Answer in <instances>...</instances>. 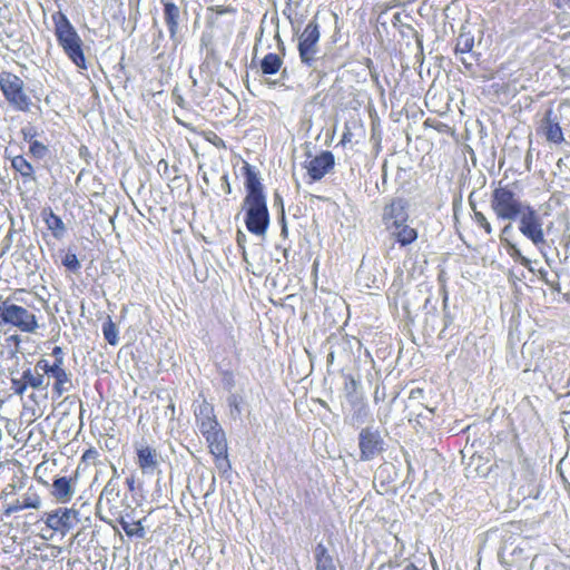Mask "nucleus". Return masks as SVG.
Masks as SVG:
<instances>
[{
    "label": "nucleus",
    "mask_w": 570,
    "mask_h": 570,
    "mask_svg": "<svg viewBox=\"0 0 570 570\" xmlns=\"http://www.w3.org/2000/svg\"><path fill=\"white\" fill-rule=\"evenodd\" d=\"M137 463L145 474H153L158 466L156 450L149 446L137 449Z\"/></svg>",
    "instance_id": "412c9836"
},
{
    "label": "nucleus",
    "mask_w": 570,
    "mask_h": 570,
    "mask_svg": "<svg viewBox=\"0 0 570 570\" xmlns=\"http://www.w3.org/2000/svg\"><path fill=\"white\" fill-rule=\"evenodd\" d=\"M62 265L73 273L78 272L81 267L76 254L70 252H68L62 258Z\"/></svg>",
    "instance_id": "f704fd0d"
},
{
    "label": "nucleus",
    "mask_w": 570,
    "mask_h": 570,
    "mask_svg": "<svg viewBox=\"0 0 570 570\" xmlns=\"http://www.w3.org/2000/svg\"><path fill=\"white\" fill-rule=\"evenodd\" d=\"M223 383L227 390H232L235 385L234 375L229 371L223 372Z\"/></svg>",
    "instance_id": "a18cd8bd"
},
{
    "label": "nucleus",
    "mask_w": 570,
    "mask_h": 570,
    "mask_svg": "<svg viewBox=\"0 0 570 570\" xmlns=\"http://www.w3.org/2000/svg\"><path fill=\"white\" fill-rule=\"evenodd\" d=\"M473 219L474 222L484 229V232L488 234V235H491L493 229H492V226L491 224L488 222L487 217L481 213V212H476L474 210V214H473Z\"/></svg>",
    "instance_id": "4c0bfd02"
},
{
    "label": "nucleus",
    "mask_w": 570,
    "mask_h": 570,
    "mask_svg": "<svg viewBox=\"0 0 570 570\" xmlns=\"http://www.w3.org/2000/svg\"><path fill=\"white\" fill-rule=\"evenodd\" d=\"M102 334L110 345L115 346L119 343L118 328L110 317L102 324Z\"/></svg>",
    "instance_id": "2f4dec72"
},
{
    "label": "nucleus",
    "mask_w": 570,
    "mask_h": 570,
    "mask_svg": "<svg viewBox=\"0 0 570 570\" xmlns=\"http://www.w3.org/2000/svg\"><path fill=\"white\" fill-rule=\"evenodd\" d=\"M283 14L289 20L292 29L298 31L301 22L293 17V7H285Z\"/></svg>",
    "instance_id": "79ce46f5"
},
{
    "label": "nucleus",
    "mask_w": 570,
    "mask_h": 570,
    "mask_svg": "<svg viewBox=\"0 0 570 570\" xmlns=\"http://www.w3.org/2000/svg\"><path fill=\"white\" fill-rule=\"evenodd\" d=\"M55 36L58 45L66 56L80 69H87L86 58L82 50V40L68 17L58 11L52 14Z\"/></svg>",
    "instance_id": "f03ea898"
},
{
    "label": "nucleus",
    "mask_w": 570,
    "mask_h": 570,
    "mask_svg": "<svg viewBox=\"0 0 570 570\" xmlns=\"http://www.w3.org/2000/svg\"><path fill=\"white\" fill-rule=\"evenodd\" d=\"M474 46V37L469 32H461L456 39L455 53H469Z\"/></svg>",
    "instance_id": "7c9ffc66"
},
{
    "label": "nucleus",
    "mask_w": 570,
    "mask_h": 570,
    "mask_svg": "<svg viewBox=\"0 0 570 570\" xmlns=\"http://www.w3.org/2000/svg\"><path fill=\"white\" fill-rule=\"evenodd\" d=\"M512 222H509L502 229H501V233H500V240L508 245V243H511L509 239H508V236L513 232V226L511 224Z\"/></svg>",
    "instance_id": "c03bdc74"
},
{
    "label": "nucleus",
    "mask_w": 570,
    "mask_h": 570,
    "mask_svg": "<svg viewBox=\"0 0 570 570\" xmlns=\"http://www.w3.org/2000/svg\"><path fill=\"white\" fill-rule=\"evenodd\" d=\"M320 24L316 18L312 19L298 36L297 50L301 62L311 68L318 77L327 73V62L331 60L325 55H321L320 49Z\"/></svg>",
    "instance_id": "f257e3e1"
},
{
    "label": "nucleus",
    "mask_w": 570,
    "mask_h": 570,
    "mask_svg": "<svg viewBox=\"0 0 570 570\" xmlns=\"http://www.w3.org/2000/svg\"><path fill=\"white\" fill-rule=\"evenodd\" d=\"M541 129L548 141L553 144H560L563 141V132L559 125L558 117L553 114L551 108L544 114L541 121Z\"/></svg>",
    "instance_id": "aec40b11"
},
{
    "label": "nucleus",
    "mask_w": 570,
    "mask_h": 570,
    "mask_svg": "<svg viewBox=\"0 0 570 570\" xmlns=\"http://www.w3.org/2000/svg\"><path fill=\"white\" fill-rule=\"evenodd\" d=\"M333 360H334V353H333V352H331V353H328V355H327V363H333Z\"/></svg>",
    "instance_id": "338daca9"
},
{
    "label": "nucleus",
    "mask_w": 570,
    "mask_h": 570,
    "mask_svg": "<svg viewBox=\"0 0 570 570\" xmlns=\"http://www.w3.org/2000/svg\"><path fill=\"white\" fill-rule=\"evenodd\" d=\"M51 494L61 503H67L75 494L71 480L67 476H58L53 480Z\"/></svg>",
    "instance_id": "5701e85b"
},
{
    "label": "nucleus",
    "mask_w": 570,
    "mask_h": 570,
    "mask_svg": "<svg viewBox=\"0 0 570 570\" xmlns=\"http://www.w3.org/2000/svg\"><path fill=\"white\" fill-rule=\"evenodd\" d=\"M0 323L12 325L26 333H33L38 328L35 314L7 301L0 304Z\"/></svg>",
    "instance_id": "39448f33"
},
{
    "label": "nucleus",
    "mask_w": 570,
    "mask_h": 570,
    "mask_svg": "<svg viewBox=\"0 0 570 570\" xmlns=\"http://www.w3.org/2000/svg\"><path fill=\"white\" fill-rule=\"evenodd\" d=\"M236 240H237V245L243 250L244 259H246V250H245L246 235L242 230H238L237 232V236H236Z\"/></svg>",
    "instance_id": "09e8293b"
},
{
    "label": "nucleus",
    "mask_w": 570,
    "mask_h": 570,
    "mask_svg": "<svg viewBox=\"0 0 570 570\" xmlns=\"http://www.w3.org/2000/svg\"><path fill=\"white\" fill-rule=\"evenodd\" d=\"M203 436L206 439L212 454L215 456H224L226 454L227 443L225 432L222 428L208 432Z\"/></svg>",
    "instance_id": "b1692460"
},
{
    "label": "nucleus",
    "mask_w": 570,
    "mask_h": 570,
    "mask_svg": "<svg viewBox=\"0 0 570 570\" xmlns=\"http://www.w3.org/2000/svg\"><path fill=\"white\" fill-rule=\"evenodd\" d=\"M344 422L352 428H360L370 417V407L364 395H351L344 406Z\"/></svg>",
    "instance_id": "9b49d317"
},
{
    "label": "nucleus",
    "mask_w": 570,
    "mask_h": 570,
    "mask_svg": "<svg viewBox=\"0 0 570 570\" xmlns=\"http://www.w3.org/2000/svg\"><path fill=\"white\" fill-rule=\"evenodd\" d=\"M126 483H127L128 489L130 491L135 490V479L132 476L131 478H127Z\"/></svg>",
    "instance_id": "bf43d9fd"
},
{
    "label": "nucleus",
    "mask_w": 570,
    "mask_h": 570,
    "mask_svg": "<svg viewBox=\"0 0 570 570\" xmlns=\"http://www.w3.org/2000/svg\"><path fill=\"white\" fill-rule=\"evenodd\" d=\"M389 230L401 246H407L417 238L416 229L410 227L406 223L401 224L400 227H393Z\"/></svg>",
    "instance_id": "a878e982"
},
{
    "label": "nucleus",
    "mask_w": 570,
    "mask_h": 570,
    "mask_svg": "<svg viewBox=\"0 0 570 570\" xmlns=\"http://www.w3.org/2000/svg\"><path fill=\"white\" fill-rule=\"evenodd\" d=\"M195 416L203 435L220 428L214 414L213 405L205 400L195 409Z\"/></svg>",
    "instance_id": "a211bd4d"
},
{
    "label": "nucleus",
    "mask_w": 570,
    "mask_h": 570,
    "mask_svg": "<svg viewBox=\"0 0 570 570\" xmlns=\"http://www.w3.org/2000/svg\"><path fill=\"white\" fill-rule=\"evenodd\" d=\"M539 275H540V278L546 283V284H550V282L548 281V272L546 269H539Z\"/></svg>",
    "instance_id": "4d7b16f0"
},
{
    "label": "nucleus",
    "mask_w": 570,
    "mask_h": 570,
    "mask_svg": "<svg viewBox=\"0 0 570 570\" xmlns=\"http://www.w3.org/2000/svg\"><path fill=\"white\" fill-rule=\"evenodd\" d=\"M514 185L507 184L502 186L500 183L492 191L490 206L500 220L515 222L523 210L531 205L522 200L521 196L514 190Z\"/></svg>",
    "instance_id": "7ed1b4c3"
},
{
    "label": "nucleus",
    "mask_w": 570,
    "mask_h": 570,
    "mask_svg": "<svg viewBox=\"0 0 570 570\" xmlns=\"http://www.w3.org/2000/svg\"><path fill=\"white\" fill-rule=\"evenodd\" d=\"M283 65L282 58L277 53H267L261 61V69L264 75H275Z\"/></svg>",
    "instance_id": "c85d7f7f"
},
{
    "label": "nucleus",
    "mask_w": 570,
    "mask_h": 570,
    "mask_svg": "<svg viewBox=\"0 0 570 570\" xmlns=\"http://www.w3.org/2000/svg\"><path fill=\"white\" fill-rule=\"evenodd\" d=\"M41 500L38 494H27L23 497L22 508L23 509H39Z\"/></svg>",
    "instance_id": "58836bf2"
},
{
    "label": "nucleus",
    "mask_w": 570,
    "mask_h": 570,
    "mask_svg": "<svg viewBox=\"0 0 570 570\" xmlns=\"http://www.w3.org/2000/svg\"><path fill=\"white\" fill-rule=\"evenodd\" d=\"M507 246V249H508V254L510 255L511 258H513L514 261L519 262L523 267L531 269V261L523 256L521 250L518 248V246L513 243H508Z\"/></svg>",
    "instance_id": "473e14b6"
},
{
    "label": "nucleus",
    "mask_w": 570,
    "mask_h": 570,
    "mask_svg": "<svg viewBox=\"0 0 570 570\" xmlns=\"http://www.w3.org/2000/svg\"><path fill=\"white\" fill-rule=\"evenodd\" d=\"M45 522L49 529L65 535L77 524L78 511L75 509L58 508L52 512L46 513Z\"/></svg>",
    "instance_id": "f8f14e48"
},
{
    "label": "nucleus",
    "mask_w": 570,
    "mask_h": 570,
    "mask_svg": "<svg viewBox=\"0 0 570 570\" xmlns=\"http://www.w3.org/2000/svg\"><path fill=\"white\" fill-rule=\"evenodd\" d=\"M403 570H420L414 563H409Z\"/></svg>",
    "instance_id": "680f3d73"
},
{
    "label": "nucleus",
    "mask_w": 570,
    "mask_h": 570,
    "mask_svg": "<svg viewBox=\"0 0 570 570\" xmlns=\"http://www.w3.org/2000/svg\"><path fill=\"white\" fill-rule=\"evenodd\" d=\"M521 479L524 481V484L520 487L522 497L524 499H538L541 493L540 484L537 481V475L532 464L527 459L522 461Z\"/></svg>",
    "instance_id": "f3484780"
},
{
    "label": "nucleus",
    "mask_w": 570,
    "mask_h": 570,
    "mask_svg": "<svg viewBox=\"0 0 570 570\" xmlns=\"http://www.w3.org/2000/svg\"><path fill=\"white\" fill-rule=\"evenodd\" d=\"M244 175H245V188H246V196L244 199H262L266 198L263 189V185L261 183V178L258 176V173L255 170V168L249 165L245 164L243 167Z\"/></svg>",
    "instance_id": "6ab92c4d"
},
{
    "label": "nucleus",
    "mask_w": 570,
    "mask_h": 570,
    "mask_svg": "<svg viewBox=\"0 0 570 570\" xmlns=\"http://www.w3.org/2000/svg\"><path fill=\"white\" fill-rule=\"evenodd\" d=\"M315 570H337L338 560L323 544L318 543L314 549Z\"/></svg>",
    "instance_id": "4be33fe9"
},
{
    "label": "nucleus",
    "mask_w": 570,
    "mask_h": 570,
    "mask_svg": "<svg viewBox=\"0 0 570 570\" xmlns=\"http://www.w3.org/2000/svg\"><path fill=\"white\" fill-rule=\"evenodd\" d=\"M461 62L465 66V67H471L473 65L472 61H469L466 58L462 57L461 58Z\"/></svg>",
    "instance_id": "0e129e2a"
},
{
    "label": "nucleus",
    "mask_w": 570,
    "mask_h": 570,
    "mask_svg": "<svg viewBox=\"0 0 570 570\" xmlns=\"http://www.w3.org/2000/svg\"><path fill=\"white\" fill-rule=\"evenodd\" d=\"M11 390L13 391L14 394L17 395H23V393L26 392L27 390V385L23 381L22 377L20 379H11Z\"/></svg>",
    "instance_id": "a19ab883"
},
{
    "label": "nucleus",
    "mask_w": 570,
    "mask_h": 570,
    "mask_svg": "<svg viewBox=\"0 0 570 570\" xmlns=\"http://www.w3.org/2000/svg\"><path fill=\"white\" fill-rule=\"evenodd\" d=\"M382 219L386 229L400 227L401 224L406 223L409 219L406 202L402 198L393 199L384 207Z\"/></svg>",
    "instance_id": "4468645a"
},
{
    "label": "nucleus",
    "mask_w": 570,
    "mask_h": 570,
    "mask_svg": "<svg viewBox=\"0 0 570 570\" xmlns=\"http://www.w3.org/2000/svg\"><path fill=\"white\" fill-rule=\"evenodd\" d=\"M151 45L154 52H158V56H161L163 51H160V41L154 40Z\"/></svg>",
    "instance_id": "13d9d810"
},
{
    "label": "nucleus",
    "mask_w": 570,
    "mask_h": 570,
    "mask_svg": "<svg viewBox=\"0 0 570 570\" xmlns=\"http://www.w3.org/2000/svg\"><path fill=\"white\" fill-rule=\"evenodd\" d=\"M99 456V452L94 449V448H90L88 449L87 451H85V453L82 454V461L83 462H87V463H95V461L98 459Z\"/></svg>",
    "instance_id": "37998d69"
},
{
    "label": "nucleus",
    "mask_w": 570,
    "mask_h": 570,
    "mask_svg": "<svg viewBox=\"0 0 570 570\" xmlns=\"http://www.w3.org/2000/svg\"><path fill=\"white\" fill-rule=\"evenodd\" d=\"M240 403H242V397L239 395L235 394V393H232L227 397V404H228V407H229V415L234 420L239 419L240 415H242Z\"/></svg>",
    "instance_id": "72a5a7b5"
},
{
    "label": "nucleus",
    "mask_w": 570,
    "mask_h": 570,
    "mask_svg": "<svg viewBox=\"0 0 570 570\" xmlns=\"http://www.w3.org/2000/svg\"><path fill=\"white\" fill-rule=\"evenodd\" d=\"M156 41H163L164 40V32L163 30H158L157 32V39H155Z\"/></svg>",
    "instance_id": "69168bd1"
},
{
    "label": "nucleus",
    "mask_w": 570,
    "mask_h": 570,
    "mask_svg": "<svg viewBox=\"0 0 570 570\" xmlns=\"http://www.w3.org/2000/svg\"><path fill=\"white\" fill-rule=\"evenodd\" d=\"M569 3V0H554V4L559 8V9H563L567 4Z\"/></svg>",
    "instance_id": "052dcab7"
},
{
    "label": "nucleus",
    "mask_w": 570,
    "mask_h": 570,
    "mask_svg": "<svg viewBox=\"0 0 570 570\" xmlns=\"http://www.w3.org/2000/svg\"><path fill=\"white\" fill-rule=\"evenodd\" d=\"M220 181H222V188H223V190H224L226 194H230V193H232V187H230V184H229V180H228V174H224V175L220 177Z\"/></svg>",
    "instance_id": "8fccbe9b"
},
{
    "label": "nucleus",
    "mask_w": 570,
    "mask_h": 570,
    "mask_svg": "<svg viewBox=\"0 0 570 570\" xmlns=\"http://www.w3.org/2000/svg\"><path fill=\"white\" fill-rule=\"evenodd\" d=\"M65 367V357L55 358L53 363H49V367Z\"/></svg>",
    "instance_id": "6e6d98bb"
},
{
    "label": "nucleus",
    "mask_w": 570,
    "mask_h": 570,
    "mask_svg": "<svg viewBox=\"0 0 570 570\" xmlns=\"http://www.w3.org/2000/svg\"><path fill=\"white\" fill-rule=\"evenodd\" d=\"M243 208L246 210L245 225L249 233L265 235L269 225V213L266 198L244 199Z\"/></svg>",
    "instance_id": "423d86ee"
},
{
    "label": "nucleus",
    "mask_w": 570,
    "mask_h": 570,
    "mask_svg": "<svg viewBox=\"0 0 570 570\" xmlns=\"http://www.w3.org/2000/svg\"><path fill=\"white\" fill-rule=\"evenodd\" d=\"M274 205L281 207V217H282V224H283L282 225V229H281V234L283 236H287V226L285 224V213H284L283 198H282V196L278 193L274 194Z\"/></svg>",
    "instance_id": "ea45409f"
},
{
    "label": "nucleus",
    "mask_w": 570,
    "mask_h": 570,
    "mask_svg": "<svg viewBox=\"0 0 570 570\" xmlns=\"http://www.w3.org/2000/svg\"><path fill=\"white\" fill-rule=\"evenodd\" d=\"M175 101L178 106L183 107L184 106V98L178 95L176 98H175Z\"/></svg>",
    "instance_id": "e2e57ef3"
},
{
    "label": "nucleus",
    "mask_w": 570,
    "mask_h": 570,
    "mask_svg": "<svg viewBox=\"0 0 570 570\" xmlns=\"http://www.w3.org/2000/svg\"><path fill=\"white\" fill-rule=\"evenodd\" d=\"M384 399H385V389L383 387L381 390L380 386H376L375 392H374V402L379 403L380 401H384Z\"/></svg>",
    "instance_id": "3c124183"
},
{
    "label": "nucleus",
    "mask_w": 570,
    "mask_h": 570,
    "mask_svg": "<svg viewBox=\"0 0 570 570\" xmlns=\"http://www.w3.org/2000/svg\"><path fill=\"white\" fill-rule=\"evenodd\" d=\"M335 165V158L332 151L324 150L320 155L311 159L305 168L312 181L321 180L328 174Z\"/></svg>",
    "instance_id": "2eb2a0df"
},
{
    "label": "nucleus",
    "mask_w": 570,
    "mask_h": 570,
    "mask_svg": "<svg viewBox=\"0 0 570 570\" xmlns=\"http://www.w3.org/2000/svg\"><path fill=\"white\" fill-rule=\"evenodd\" d=\"M51 354H52V356L55 358L65 357V353H63V351H62V348L60 346H55L52 348V353Z\"/></svg>",
    "instance_id": "5fc2aeb1"
},
{
    "label": "nucleus",
    "mask_w": 570,
    "mask_h": 570,
    "mask_svg": "<svg viewBox=\"0 0 570 570\" xmlns=\"http://www.w3.org/2000/svg\"><path fill=\"white\" fill-rule=\"evenodd\" d=\"M22 509H23V508H22V503H21V504H19V503L17 502V503L11 504V505H9V507L7 508V510H6V514H7V515H9V514L14 513V512H18V511H20V510H22Z\"/></svg>",
    "instance_id": "864d4df0"
},
{
    "label": "nucleus",
    "mask_w": 570,
    "mask_h": 570,
    "mask_svg": "<svg viewBox=\"0 0 570 570\" xmlns=\"http://www.w3.org/2000/svg\"><path fill=\"white\" fill-rule=\"evenodd\" d=\"M115 519L120 523L122 530L125 531V533L128 537H137L140 539L145 538L146 531H145L144 527L141 525L140 521L129 523L128 521L125 520V518L122 517L121 513H120V517L115 518Z\"/></svg>",
    "instance_id": "c756f323"
},
{
    "label": "nucleus",
    "mask_w": 570,
    "mask_h": 570,
    "mask_svg": "<svg viewBox=\"0 0 570 570\" xmlns=\"http://www.w3.org/2000/svg\"><path fill=\"white\" fill-rule=\"evenodd\" d=\"M11 167L21 175L24 181L36 180L33 167L23 156L13 157Z\"/></svg>",
    "instance_id": "cd10ccee"
},
{
    "label": "nucleus",
    "mask_w": 570,
    "mask_h": 570,
    "mask_svg": "<svg viewBox=\"0 0 570 570\" xmlns=\"http://www.w3.org/2000/svg\"><path fill=\"white\" fill-rule=\"evenodd\" d=\"M215 458L217 460V468L220 471L226 472L227 470L230 469V463L227 459V453L224 456H215Z\"/></svg>",
    "instance_id": "49530a36"
},
{
    "label": "nucleus",
    "mask_w": 570,
    "mask_h": 570,
    "mask_svg": "<svg viewBox=\"0 0 570 570\" xmlns=\"http://www.w3.org/2000/svg\"><path fill=\"white\" fill-rule=\"evenodd\" d=\"M21 377L23 379L27 387L30 386L35 390H47L49 386V381L45 380V374L41 368L37 367V364L33 368H26L22 372Z\"/></svg>",
    "instance_id": "393cba45"
},
{
    "label": "nucleus",
    "mask_w": 570,
    "mask_h": 570,
    "mask_svg": "<svg viewBox=\"0 0 570 570\" xmlns=\"http://www.w3.org/2000/svg\"><path fill=\"white\" fill-rule=\"evenodd\" d=\"M386 272L379 258H363L356 272V283L364 289H381L385 284Z\"/></svg>",
    "instance_id": "6e6552de"
},
{
    "label": "nucleus",
    "mask_w": 570,
    "mask_h": 570,
    "mask_svg": "<svg viewBox=\"0 0 570 570\" xmlns=\"http://www.w3.org/2000/svg\"><path fill=\"white\" fill-rule=\"evenodd\" d=\"M423 393H424L423 389H420V387L413 389L410 392L409 399L410 400H420L421 397H423Z\"/></svg>",
    "instance_id": "603ef678"
},
{
    "label": "nucleus",
    "mask_w": 570,
    "mask_h": 570,
    "mask_svg": "<svg viewBox=\"0 0 570 570\" xmlns=\"http://www.w3.org/2000/svg\"><path fill=\"white\" fill-rule=\"evenodd\" d=\"M203 180H204V183H205L206 185H209V179H208V177H207V174H206V173L203 175Z\"/></svg>",
    "instance_id": "774afa93"
},
{
    "label": "nucleus",
    "mask_w": 570,
    "mask_h": 570,
    "mask_svg": "<svg viewBox=\"0 0 570 570\" xmlns=\"http://www.w3.org/2000/svg\"><path fill=\"white\" fill-rule=\"evenodd\" d=\"M360 460L371 461L384 450L381 433L371 426L364 428L358 434Z\"/></svg>",
    "instance_id": "9d476101"
},
{
    "label": "nucleus",
    "mask_w": 570,
    "mask_h": 570,
    "mask_svg": "<svg viewBox=\"0 0 570 570\" xmlns=\"http://www.w3.org/2000/svg\"><path fill=\"white\" fill-rule=\"evenodd\" d=\"M37 367L41 368L45 375L55 380L52 391L57 397L72 389L71 374L65 367H49V362L45 358L37 362Z\"/></svg>",
    "instance_id": "ddd939ff"
},
{
    "label": "nucleus",
    "mask_w": 570,
    "mask_h": 570,
    "mask_svg": "<svg viewBox=\"0 0 570 570\" xmlns=\"http://www.w3.org/2000/svg\"><path fill=\"white\" fill-rule=\"evenodd\" d=\"M0 89L9 101L17 110L28 111L31 106V100L23 90V81L16 75L3 72L0 75Z\"/></svg>",
    "instance_id": "0eeeda50"
},
{
    "label": "nucleus",
    "mask_w": 570,
    "mask_h": 570,
    "mask_svg": "<svg viewBox=\"0 0 570 570\" xmlns=\"http://www.w3.org/2000/svg\"><path fill=\"white\" fill-rule=\"evenodd\" d=\"M21 134L23 139L29 142L35 141L33 138L37 135L36 129L31 126L22 128Z\"/></svg>",
    "instance_id": "de8ad7c7"
},
{
    "label": "nucleus",
    "mask_w": 570,
    "mask_h": 570,
    "mask_svg": "<svg viewBox=\"0 0 570 570\" xmlns=\"http://www.w3.org/2000/svg\"><path fill=\"white\" fill-rule=\"evenodd\" d=\"M164 7V22L168 29L169 38L177 42V35L181 22V10L173 0H159Z\"/></svg>",
    "instance_id": "dca6fc26"
},
{
    "label": "nucleus",
    "mask_w": 570,
    "mask_h": 570,
    "mask_svg": "<svg viewBox=\"0 0 570 570\" xmlns=\"http://www.w3.org/2000/svg\"><path fill=\"white\" fill-rule=\"evenodd\" d=\"M112 468V476L109 479V481L104 487L98 502H97V509H107L109 514L112 518L120 517L121 510L120 505L118 504L120 500V483H119V475L117 473V469L115 465Z\"/></svg>",
    "instance_id": "1a4fd4ad"
},
{
    "label": "nucleus",
    "mask_w": 570,
    "mask_h": 570,
    "mask_svg": "<svg viewBox=\"0 0 570 570\" xmlns=\"http://www.w3.org/2000/svg\"><path fill=\"white\" fill-rule=\"evenodd\" d=\"M344 392L345 400L351 399V395H363V393L358 391V383L352 376L345 382Z\"/></svg>",
    "instance_id": "e433bc0d"
},
{
    "label": "nucleus",
    "mask_w": 570,
    "mask_h": 570,
    "mask_svg": "<svg viewBox=\"0 0 570 570\" xmlns=\"http://www.w3.org/2000/svg\"><path fill=\"white\" fill-rule=\"evenodd\" d=\"M29 151L33 157L42 159L47 155L48 148L42 142L35 140L30 142Z\"/></svg>",
    "instance_id": "c9c22d12"
},
{
    "label": "nucleus",
    "mask_w": 570,
    "mask_h": 570,
    "mask_svg": "<svg viewBox=\"0 0 570 570\" xmlns=\"http://www.w3.org/2000/svg\"><path fill=\"white\" fill-rule=\"evenodd\" d=\"M42 217L48 229L51 230L52 236L57 239H61L66 234V225L62 219L50 209L49 212L43 210Z\"/></svg>",
    "instance_id": "bb28decb"
},
{
    "label": "nucleus",
    "mask_w": 570,
    "mask_h": 570,
    "mask_svg": "<svg viewBox=\"0 0 570 570\" xmlns=\"http://www.w3.org/2000/svg\"><path fill=\"white\" fill-rule=\"evenodd\" d=\"M517 222L520 234L530 240L542 254L546 262L549 263V257L544 252L547 239L543 229V219L539 212L532 205H529L523 210L522 215L517 218Z\"/></svg>",
    "instance_id": "20e7f679"
}]
</instances>
